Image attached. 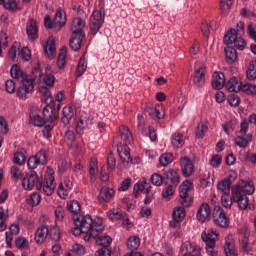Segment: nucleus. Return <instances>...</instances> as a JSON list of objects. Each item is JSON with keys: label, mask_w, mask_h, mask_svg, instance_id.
Here are the masks:
<instances>
[{"label": "nucleus", "mask_w": 256, "mask_h": 256, "mask_svg": "<svg viewBox=\"0 0 256 256\" xmlns=\"http://www.w3.org/2000/svg\"><path fill=\"white\" fill-rule=\"evenodd\" d=\"M141 245V239L138 236H130L127 241L129 251H137Z\"/></svg>", "instance_id": "nucleus-40"}, {"label": "nucleus", "mask_w": 256, "mask_h": 256, "mask_svg": "<svg viewBox=\"0 0 256 256\" xmlns=\"http://www.w3.org/2000/svg\"><path fill=\"white\" fill-rule=\"evenodd\" d=\"M207 75V68L200 67L194 71L193 83L196 87H203L205 85V77Z\"/></svg>", "instance_id": "nucleus-19"}, {"label": "nucleus", "mask_w": 256, "mask_h": 256, "mask_svg": "<svg viewBox=\"0 0 256 256\" xmlns=\"http://www.w3.org/2000/svg\"><path fill=\"white\" fill-rule=\"evenodd\" d=\"M233 5V0H220V9L221 12L226 15V13H229L231 10V7Z\"/></svg>", "instance_id": "nucleus-56"}, {"label": "nucleus", "mask_w": 256, "mask_h": 256, "mask_svg": "<svg viewBox=\"0 0 256 256\" xmlns=\"http://www.w3.org/2000/svg\"><path fill=\"white\" fill-rule=\"evenodd\" d=\"M27 165L28 169H37L41 165H47V150L40 149L34 156H30Z\"/></svg>", "instance_id": "nucleus-12"}, {"label": "nucleus", "mask_w": 256, "mask_h": 256, "mask_svg": "<svg viewBox=\"0 0 256 256\" xmlns=\"http://www.w3.org/2000/svg\"><path fill=\"white\" fill-rule=\"evenodd\" d=\"M179 183H181V177L177 171L170 169L164 172V185L178 187Z\"/></svg>", "instance_id": "nucleus-16"}, {"label": "nucleus", "mask_w": 256, "mask_h": 256, "mask_svg": "<svg viewBox=\"0 0 256 256\" xmlns=\"http://www.w3.org/2000/svg\"><path fill=\"white\" fill-rule=\"evenodd\" d=\"M217 237L219 233L217 230H207L201 233V239L206 245V253L209 256H219V252L215 250V245H217Z\"/></svg>", "instance_id": "nucleus-6"}, {"label": "nucleus", "mask_w": 256, "mask_h": 256, "mask_svg": "<svg viewBox=\"0 0 256 256\" xmlns=\"http://www.w3.org/2000/svg\"><path fill=\"white\" fill-rule=\"evenodd\" d=\"M212 218L215 225L218 227H222L223 229H227V227H229V216L225 213V210H223L221 206H214Z\"/></svg>", "instance_id": "nucleus-11"}, {"label": "nucleus", "mask_w": 256, "mask_h": 256, "mask_svg": "<svg viewBox=\"0 0 256 256\" xmlns=\"http://www.w3.org/2000/svg\"><path fill=\"white\" fill-rule=\"evenodd\" d=\"M180 253L182 256L184 255H195V253H201V248L197 245L187 241L184 242L180 248Z\"/></svg>", "instance_id": "nucleus-22"}, {"label": "nucleus", "mask_w": 256, "mask_h": 256, "mask_svg": "<svg viewBox=\"0 0 256 256\" xmlns=\"http://www.w3.org/2000/svg\"><path fill=\"white\" fill-rule=\"evenodd\" d=\"M191 183L189 181L183 182L180 186V203L183 207H190L191 206V196H189V192L191 191Z\"/></svg>", "instance_id": "nucleus-14"}, {"label": "nucleus", "mask_w": 256, "mask_h": 256, "mask_svg": "<svg viewBox=\"0 0 256 256\" xmlns=\"http://www.w3.org/2000/svg\"><path fill=\"white\" fill-rule=\"evenodd\" d=\"M171 143L173 147H176V149H181V147L185 145V136L179 132H176L172 134Z\"/></svg>", "instance_id": "nucleus-35"}, {"label": "nucleus", "mask_w": 256, "mask_h": 256, "mask_svg": "<svg viewBox=\"0 0 256 256\" xmlns=\"http://www.w3.org/2000/svg\"><path fill=\"white\" fill-rule=\"evenodd\" d=\"M209 217H211V208L209 204L203 203L197 211V219L200 223H205Z\"/></svg>", "instance_id": "nucleus-25"}, {"label": "nucleus", "mask_w": 256, "mask_h": 256, "mask_svg": "<svg viewBox=\"0 0 256 256\" xmlns=\"http://www.w3.org/2000/svg\"><path fill=\"white\" fill-rule=\"evenodd\" d=\"M85 20L82 18H74L72 21L71 31L74 35H85Z\"/></svg>", "instance_id": "nucleus-24"}, {"label": "nucleus", "mask_w": 256, "mask_h": 256, "mask_svg": "<svg viewBox=\"0 0 256 256\" xmlns=\"http://www.w3.org/2000/svg\"><path fill=\"white\" fill-rule=\"evenodd\" d=\"M85 127H87V117L80 116L76 123V133H78V135H83Z\"/></svg>", "instance_id": "nucleus-46"}, {"label": "nucleus", "mask_w": 256, "mask_h": 256, "mask_svg": "<svg viewBox=\"0 0 256 256\" xmlns=\"http://www.w3.org/2000/svg\"><path fill=\"white\" fill-rule=\"evenodd\" d=\"M54 22V29L59 31L61 28L65 27L67 23V18L65 17V12L62 10H57L56 15L53 19Z\"/></svg>", "instance_id": "nucleus-29"}, {"label": "nucleus", "mask_w": 256, "mask_h": 256, "mask_svg": "<svg viewBox=\"0 0 256 256\" xmlns=\"http://www.w3.org/2000/svg\"><path fill=\"white\" fill-rule=\"evenodd\" d=\"M224 253L226 256H237V247H235V240L233 236L229 235L225 238Z\"/></svg>", "instance_id": "nucleus-21"}, {"label": "nucleus", "mask_w": 256, "mask_h": 256, "mask_svg": "<svg viewBox=\"0 0 256 256\" xmlns=\"http://www.w3.org/2000/svg\"><path fill=\"white\" fill-rule=\"evenodd\" d=\"M96 170H97V160H92L90 163V170H89L90 181L92 183L95 182Z\"/></svg>", "instance_id": "nucleus-59"}, {"label": "nucleus", "mask_w": 256, "mask_h": 256, "mask_svg": "<svg viewBox=\"0 0 256 256\" xmlns=\"http://www.w3.org/2000/svg\"><path fill=\"white\" fill-rule=\"evenodd\" d=\"M125 215L121 208H112L107 212V217L110 221H119Z\"/></svg>", "instance_id": "nucleus-37"}, {"label": "nucleus", "mask_w": 256, "mask_h": 256, "mask_svg": "<svg viewBox=\"0 0 256 256\" xmlns=\"http://www.w3.org/2000/svg\"><path fill=\"white\" fill-rule=\"evenodd\" d=\"M172 217L173 220L170 221L171 227H179V223L185 219V208L181 206L174 208Z\"/></svg>", "instance_id": "nucleus-20"}, {"label": "nucleus", "mask_w": 256, "mask_h": 256, "mask_svg": "<svg viewBox=\"0 0 256 256\" xmlns=\"http://www.w3.org/2000/svg\"><path fill=\"white\" fill-rule=\"evenodd\" d=\"M53 170L49 169L44 175L43 182L39 179L37 172L31 171L26 174L22 179V187L26 191H31L33 187H36L37 191L43 193V195H53L57 183H55V176H53Z\"/></svg>", "instance_id": "nucleus-1"}, {"label": "nucleus", "mask_w": 256, "mask_h": 256, "mask_svg": "<svg viewBox=\"0 0 256 256\" xmlns=\"http://www.w3.org/2000/svg\"><path fill=\"white\" fill-rule=\"evenodd\" d=\"M105 23V16L99 10H96L90 16L89 29L90 35L95 37L98 31H101L103 24Z\"/></svg>", "instance_id": "nucleus-9"}, {"label": "nucleus", "mask_w": 256, "mask_h": 256, "mask_svg": "<svg viewBox=\"0 0 256 256\" xmlns=\"http://www.w3.org/2000/svg\"><path fill=\"white\" fill-rule=\"evenodd\" d=\"M39 92L41 93V101L45 103V107L43 108V115L46 121H57V114L53 116V107L51 104L53 103V96L51 95V91L47 86H41L39 88Z\"/></svg>", "instance_id": "nucleus-5"}, {"label": "nucleus", "mask_w": 256, "mask_h": 256, "mask_svg": "<svg viewBox=\"0 0 256 256\" xmlns=\"http://www.w3.org/2000/svg\"><path fill=\"white\" fill-rule=\"evenodd\" d=\"M72 219L74 221L75 227H79L82 229L83 233H89L91 229H97V227H103L101 224L97 222H93V218H91V215L87 214L84 216H81V214L72 216Z\"/></svg>", "instance_id": "nucleus-7"}, {"label": "nucleus", "mask_w": 256, "mask_h": 256, "mask_svg": "<svg viewBox=\"0 0 256 256\" xmlns=\"http://www.w3.org/2000/svg\"><path fill=\"white\" fill-rule=\"evenodd\" d=\"M83 39H85V35L72 34L70 38V49L72 51H79V49H81V43H83Z\"/></svg>", "instance_id": "nucleus-32"}, {"label": "nucleus", "mask_w": 256, "mask_h": 256, "mask_svg": "<svg viewBox=\"0 0 256 256\" xmlns=\"http://www.w3.org/2000/svg\"><path fill=\"white\" fill-rule=\"evenodd\" d=\"M213 89H223L225 87V74L222 72H214L212 75Z\"/></svg>", "instance_id": "nucleus-28"}, {"label": "nucleus", "mask_w": 256, "mask_h": 256, "mask_svg": "<svg viewBox=\"0 0 256 256\" xmlns=\"http://www.w3.org/2000/svg\"><path fill=\"white\" fill-rule=\"evenodd\" d=\"M180 167L184 177H191L193 175V171H195V165L189 157H184L180 160Z\"/></svg>", "instance_id": "nucleus-17"}, {"label": "nucleus", "mask_w": 256, "mask_h": 256, "mask_svg": "<svg viewBox=\"0 0 256 256\" xmlns=\"http://www.w3.org/2000/svg\"><path fill=\"white\" fill-rule=\"evenodd\" d=\"M42 75L43 74L41 73V68L39 66L34 67L30 78H26L25 80L20 81L21 84L17 89L18 97L20 99H25L27 93H33V89H35L33 83H39V81H41Z\"/></svg>", "instance_id": "nucleus-4"}, {"label": "nucleus", "mask_w": 256, "mask_h": 256, "mask_svg": "<svg viewBox=\"0 0 256 256\" xmlns=\"http://www.w3.org/2000/svg\"><path fill=\"white\" fill-rule=\"evenodd\" d=\"M208 130L209 128L206 126V124L200 122L196 128V137H198V139H203Z\"/></svg>", "instance_id": "nucleus-53"}, {"label": "nucleus", "mask_w": 256, "mask_h": 256, "mask_svg": "<svg viewBox=\"0 0 256 256\" xmlns=\"http://www.w3.org/2000/svg\"><path fill=\"white\" fill-rule=\"evenodd\" d=\"M255 193V186L251 182L242 180L232 189V199L237 203L239 209L245 211L249 207V198L247 195Z\"/></svg>", "instance_id": "nucleus-2"}, {"label": "nucleus", "mask_w": 256, "mask_h": 256, "mask_svg": "<svg viewBox=\"0 0 256 256\" xmlns=\"http://www.w3.org/2000/svg\"><path fill=\"white\" fill-rule=\"evenodd\" d=\"M26 159L27 158L25 157V154H23V152H16L14 154V163H16L17 165H23Z\"/></svg>", "instance_id": "nucleus-62"}, {"label": "nucleus", "mask_w": 256, "mask_h": 256, "mask_svg": "<svg viewBox=\"0 0 256 256\" xmlns=\"http://www.w3.org/2000/svg\"><path fill=\"white\" fill-rule=\"evenodd\" d=\"M112 241L113 240L111 239L110 236H103L99 234L97 236L96 243H98V245H101L102 248L110 249Z\"/></svg>", "instance_id": "nucleus-43"}, {"label": "nucleus", "mask_w": 256, "mask_h": 256, "mask_svg": "<svg viewBox=\"0 0 256 256\" xmlns=\"http://www.w3.org/2000/svg\"><path fill=\"white\" fill-rule=\"evenodd\" d=\"M49 235V228L46 225H41L37 228L35 232V241L38 245L45 242L47 236Z\"/></svg>", "instance_id": "nucleus-27"}, {"label": "nucleus", "mask_w": 256, "mask_h": 256, "mask_svg": "<svg viewBox=\"0 0 256 256\" xmlns=\"http://www.w3.org/2000/svg\"><path fill=\"white\" fill-rule=\"evenodd\" d=\"M87 70V61L85 60V57H81L78 62V67L76 70V77H81L83 73Z\"/></svg>", "instance_id": "nucleus-49"}, {"label": "nucleus", "mask_w": 256, "mask_h": 256, "mask_svg": "<svg viewBox=\"0 0 256 256\" xmlns=\"http://www.w3.org/2000/svg\"><path fill=\"white\" fill-rule=\"evenodd\" d=\"M26 33L31 41H36V39L39 37V30L37 29V24L35 21L31 20L27 24Z\"/></svg>", "instance_id": "nucleus-33"}, {"label": "nucleus", "mask_w": 256, "mask_h": 256, "mask_svg": "<svg viewBox=\"0 0 256 256\" xmlns=\"http://www.w3.org/2000/svg\"><path fill=\"white\" fill-rule=\"evenodd\" d=\"M48 235L51 241H54V243H57L61 240V229H59V226L55 225L48 230Z\"/></svg>", "instance_id": "nucleus-41"}, {"label": "nucleus", "mask_w": 256, "mask_h": 256, "mask_svg": "<svg viewBox=\"0 0 256 256\" xmlns=\"http://www.w3.org/2000/svg\"><path fill=\"white\" fill-rule=\"evenodd\" d=\"M15 243H16L17 249H28L29 248V242L25 238H17Z\"/></svg>", "instance_id": "nucleus-61"}, {"label": "nucleus", "mask_w": 256, "mask_h": 256, "mask_svg": "<svg viewBox=\"0 0 256 256\" xmlns=\"http://www.w3.org/2000/svg\"><path fill=\"white\" fill-rule=\"evenodd\" d=\"M200 29L204 37H209L210 29L215 31L217 29V23L212 21L209 25L207 21H202Z\"/></svg>", "instance_id": "nucleus-39"}, {"label": "nucleus", "mask_w": 256, "mask_h": 256, "mask_svg": "<svg viewBox=\"0 0 256 256\" xmlns=\"http://www.w3.org/2000/svg\"><path fill=\"white\" fill-rule=\"evenodd\" d=\"M225 45H234L239 51L245 49V40L242 37H237V30L235 28L230 29L224 36Z\"/></svg>", "instance_id": "nucleus-10"}, {"label": "nucleus", "mask_w": 256, "mask_h": 256, "mask_svg": "<svg viewBox=\"0 0 256 256\" xmlns=\"http://www.w3.org/2000/svg\"><path fill=\"white\" fill-rule=\"evenodd\" d=\"M246 77L249 81L256 79V58L252 59L246 70Z\"/></svg>", "instance_id": "nucleus-36"}, {"label": "nucleus", "mask_w": 256, "mask_h": 256, "mask_svg": "<svg viewBox=\"0 0 256 256\" xmlns=\"http://www.w3.org/2000/svg\"><path fill=\"white\" fill-rule=\"evenodd\" d=\"M151 183L155 185V187H161V185L165 183V177L159 173H154L151 176Z\"/></svg>", "instance_id": "nucleus-54"}, {"label": "nucleus", "mask_w": 256, "mask_h": 256, "mask_svg": "<svg viewBox=\"0 0 256 256\" xmlns=\"http://www.w3.org/2000/svg\"><path fill=\"white\" fill-rule=\"evenodd\" d=\"M222 161H223V157L219 154H215L210 160V165L211 167H219Z\"/></svg>", "instance_id": "nucleus-63"}, {"label": "nucleus", "mask_w": 256, "mask_h": 256, "mask_svg": "<svg viewBox=\"0 0 256 256\" xmlns=\"http://www.w3.org/2000/svg\"><path fill=\"white\" fill-rule=\"evenodd\" d=\"M10 75L13 79H16V81H24L25 79H29L27 73L21 70V67L17 64L12 65Z\"/></svg>", "instance_id": "nucleus-26"}, {"label": "nucleus", "mask_w": 256, "mask_h": 256, "mask_svg": "<svg viewBox=\"0 0 256 256\" xmlns=\"http://www.w3.org/2000/svg\"><path fill=\"white\" fill-rule=\"evenodd\" d=\"M253 141V134L248 133V134H238L234 138V145L239 147L240 149H247L249 147V143Z\"/></svg>", "instance_id": "nucleus-18"}, {"label": "nucleus", "mask_w": 256, "mask_h": 256, "mask_svg": "<svg viewBox=\"0 0 256 256\" xmlns=\"http://www.w3.org/2000/svg\"><path fill=\"white\" fill-rule=\"evenodd\" d=\"M241 91H243V93H247V95H256V85L249 82L242 83Z\"/></svg>", "instance_id": "nucleus-55"}, {"label": "nucleus", "mask_w": 256, "mask_h": 256, "mask_svg": "<svg viewBox=\"0 0 256 256\" xmlns=\"http://www.w3.org/2000/svg\"><path fill=\"white\" fill-rule=\"evenodd\" d=\"M0 5L8 11H17V0H0Z\"/></svg>", "instance_id": "nucleus-51"}, {"label": "nucleus", "mask_w": 256, "mask_h": 256, "mask_svg": "<svg viewBox=\"0 0 256 256\" xmlns=\"http://www.w3.org/2000/svg\"><path fill=\"white\" fill-rule=\"evenodd\" d=\"M221 201L223 207L226 209H231V205H233V202H235L233 199V192L231 193V196H229V194H222Z\"/></svg>", "instance_id": "nucleus-50"}, {"label": "nucleus", "mask_w": 256, "mask_h": 256, "mask_svg": "<svg viewBox=\"0 0 256 256\" xmlns=\"http://www.w3.org/2000/svg\"><path fill=\"white\" fill-rule=\"evenodd\" d=\"M151 184L147 182V179H143L139 181L138 183L134 184L133 191L134 193H143L146 195L144 199V205H149L151 201L155 198V192L151 190Z\"/></svg>", "instance_id": "nucleus-8"}, {"label": "nucleus", "mask_w": 256, "mask_h": 256, "mask_svg": "<svg viewBox=\"0 0 256 256\" xmlns=\"http://www.w3.org/2000/svg\"><path fill=\"white\" fill-rule=\"evenodd\" d=\"M40 203H41V195L37 193H33L30 196V204L32 205V207H37V205H39Z\"/></svg>", "instance_id": "nucleus-64"}, {"label": "nucleus", "mask_w": 256, "mask_h": 256, "mask_svg": "<svg viewBox=\"0 0 256 256\" xmlns=\"http://www.w3.org/2000/svg\"><path fill=\"white\" fill-rule=\"evenodd\" d=\"M55 218L57 221H63L65 219V208L63 206H58L55 209Z\"/></svg>", "instance_id": "nucleus-60"}, {"label": "nucleus", "mask_w": 256, "mask_h": 256, "mask_svg": "<svg viewBox=\"0 0 256 256\" xmlns=\"http://www.w3.org/2000/svg\"><path fill=\"white\" fill-rule=\"evenodd\" d=\"M30 119L35 127H43L45 123H49V120H46L45 116L42 118L40 115H30Z\"/></svg>", "instance_id": "nucleus-48"}, {"label": "nucleus", "mask_w": 256, "mask_h": 256, "mask_svg": "<svg viewBox=\"0 0 256 256\" xmlns=\"http://www.w3.org/2000/svg\"><path fill=\"white\" fill-rule=\"evenodd\" d=\"M175 191H177V186L165 185V188L162 190V198L169 199V197H173Z\"/></svg>", "instance_id": "nucleus-47"}, {"label": "nucleus", "mask_w": 256, "mask_h": 256, "mask_svg": "<svg viewBox=\"0 0 256 256\" xmlns=\"http://www.w3.org/2000/svg\"><path fill=\"white\" fill-rule=\"evenodd\" d=\"M65 59H67V47H62L57 60V65L59 69H64L65 65H67V62L65 61Z\"/></svg>", "instance_id": "nucleus-44"}, {"label": "nucleus", "mask_w": 256, "mask_h": 256, "mask_svg": "<svg viewBox=\"0 0 256 256\" xmlns=\"http://www.w3.org/2000/svg\"><path fill=\"white\" fill-rule=\"evenodd\" d=\"M159 163L162 167H167L170 163H173V154L172 153H164L159 158Z\"/></svg>", "instance_id": "nucleus-52"}, {"label": "nucleus", "mask_w": 256, "mask_h": 256, "mask_svg": "<svg viewBox=\"0 0 256 256\" xmlns=\"http://www.w3.org/2000/svg\"><path fill=\"white\" fill-rule=\"evenodd\" d=\"M240 246L244 253H249L252 251L251 245L249 244V237L247 235H244L240 240Z\"/></svg>", "instance_id": "nucleus-57"}, {"label": "nucleus", "mask_w": 256, "mask_h": 256, "mask_svg": "<svg viewBox=\"0 0 256 256\" xmlns=\"http://www.w3.org/2000/svg\"><path fill=\"white\" fill-rule=\"evenodd\" d=\"M235 179H237V174L232 172L229 174L228 178H225L218 183V191H220L222 195H229V193H231V185H233Z\"/></svg>", "instance_id": "nucleus-15"}, {"label": "nucleus", "mask_w": 256, "mask_h": 256, "mask_svg": "<svg viewBox=\"0 0 256 256\" xmlns=\"http://www.w3.org/2000/svg\"><path fill=\"white\" fill-rule=\"evenodd\" d=\"M243 87V83L239 82L236 77L230 78V80L226 83V89L230 93H239Z\"/></svg>", "instance_id": "nucleus-31"}, {"label": "nucleus", "mask_w": 256, "mask_h": 256, "mask_svg": "<svg viewBox=\"0 0 256 256\" xmlns=\"http://www.w3.org/2000/svg\"><path fill=\"white\" fill-rule=\"evenodd\" d=\"M44 53L48 59H55L57 48L55 46V38L49 37L46 44L44 45Z\"/></svg>", "instance_id": "nucleus-23"}, {"label": "nucleus", "mask_w": 256, "mask_h": 256, "mask_svg": "<svg viewBox=\"0 0 256 256\" xmlns=\"http://www.w3.org/2000/svg\"><path fill=\"white\" fill-rule=\"evenodd\" d=\"M119 133L124 144H119L117 146V153L123 165H129V156L131 155V149L128 145H131V143H133V134L125 125L119 127Z\"/></svg>", "instance_id": "nucleus-3"}, {"label": "nucleus", "mask_w": 256, "mask_h": 256, "mask_svg": "<svg viewBox=\"0 0 256 256\" xmlns=\"http://www.w3.org/2000/svg\"><path fill=\"white\" fill-rule=\"evenodd\" d=\"M75 110L77 112V107L75 106H66L63 108L62 123H64V125H69V123H71V119L75 116Z\"/></svg>", "instance_id": "nucleus-30"}, {"label": "nucleus", "mask_w": 256, "mask_h": 256, "mask_svg": "<svg viewBox=\"0 0 256 256\" xmlns=\"http://www.w3.org/2000/svg\"><path fill=\"white\" fill-rule=\"evenodd\" d=\"M64 139L67 145H69V147H72L75 149L79 148V146H77V144L75 143V132H73V130L66 131L64 135Z\"/></svg>", "instance_id": "nucleus-42"}, {"label": "nucleus", "mask_w": 256, "mask_h": 256, "mask_svg": "<svg viewBox=\"0 0 256 256\" xmlns=\"http://www.w3.org/2000/svg\"><path fill=\"white\" fill-rule=\"evenodd\" d=\"M67 208L70 213H73L72 217H77V215H80L79 213H81V204H79L77 200H73L72 202H70L67 205Z\"/></svg>", "instance_id": "nucleus-45"}, {"label": "nucleus", "mask_w": 256, "mask_h": 256, "mask_svg": "<svg viewBox=\"0 0 256 256\" xmlns=\"http://www.w3.org/2000/svg\"><path fill=\"white\" fill-rule=\"evenodd\" d=\"M228 103L231 107H239L241 98L237 94L228 95Z\"/></svg>", "instance_id": "nucleus-58"}, {"label": "nucleus", "mask_w": 256, "mask_h": 256, "mask_svg": "<svg viewBox=\"0 0 256 256\" xmlns=\"http://www.w3.org/2000/svg\"><path fill=\"white\" fill-rule=\"evenodd\" d=\"M226 61L229 65H233L237 61V50L233 46H228L224 49Z\"/></svg>", "instance_id": "nucleus-34"}, {"label": "nucleus", "mask_w": 256, "mask_h": 256, "mask_svg": "<svg viewBox=\"0 0 256 256\" xmlns=\"http://www.w3.org/2000/svg\"><path fill=\"white\" fill-rule=\"evenodd\" d=\"M103 226H97L95 229H91L89 232H85L84 241L89 242L91 239H97L100 233H103Z\"/></svg>", "instance_id": "nucleus-38"}, {"label": "nucleus", "mask_w": 256, "mask_h": 256, "mask_svg": "<svg viewBox=\"0 0 256 256\" xmlns=\"http://www.w3.org/2000/svg\"><path fill=\"white\" fill-rule=\"evenodd\" d=\"M99 205H107L115 199V190L107 186H103L97 196Z\"/></svg>", "instance_id": "nucleus-13"}]
</instances>
